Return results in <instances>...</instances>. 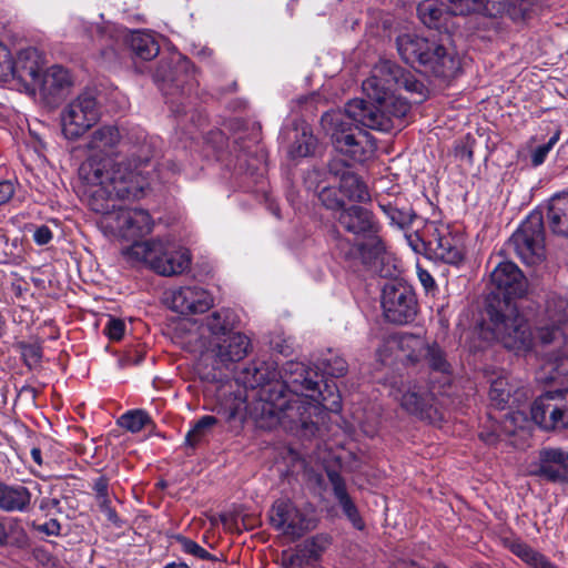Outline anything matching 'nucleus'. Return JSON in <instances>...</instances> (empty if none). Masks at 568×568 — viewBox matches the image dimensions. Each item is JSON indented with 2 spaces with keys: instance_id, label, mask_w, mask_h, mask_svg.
Masks as SVG:
<instances>
[{
  "instance_id": "bb28decb",
  "label": "nucleus",
  "mask_w": 568,
  "mask_h": 568,
  "mask_svg": "<svg viewBox=\"0 0 568 568\" xmlns=\"http://www.w3.org/2000/svg\"><path fill=\"white\" fill-rule=\"evenodd\" d=\"M539 468L535 475L548 480L560 481L566 478L568 454L560 448H545L539 452Z\"/></svg>"
},
{
  "instance_id": "e433bc0d",
  "label": "nucleus",
  "mask_w": 568,
  "mask_h": 568,
  "mask_svg": "<svg viewBox=\"0 0 568 568\" xmlns=\"http://www.w3.org/2000/svg\"><path fill=\"white\" fill-rule=\"evenodd\" d=\"M428 341L414 334H404L399 338V347L405 353L406 358L412 363L423 361L427 352Z\"/></svg>"
},
{
  "instance_id": "c03bdc74",
  "label": "nucleus",
  "mask_w": 568,
  "mask_h": 568,
  "mask_svg": "<svg viewBox=\"0 0 568 568\" xmlns=\"http://www.w3.org/2000/svg\"><path fill=\"white\" fill-rule=\"evenodd\" d=\"M149 422L148 414L140 409L126 412L118 419V424L131 433L140 432Z\"/></svg>"
},
{
  "instance_id": "a19ab883",
  "label": "nucleus",
  "mask_w": 568,
  "mask_h": 568,
  "mask_svg": "<svg viewBox=\"0 0 568 568\" xmlns=\"http://www.w3.org/2000/svg\"><path fill=\"white\" fill-rule=\"evenodd\" d=\"M217 424V418L211 415L201 417L194 426L187 432L185 442L189 446H196L203 437Z\"/></svg>"
},
{
  "instance_id": "9b49d317",
  "label": "nucleus",
  "mask_w": 568,
  "mask_h": 568,
  "mask_svg": "<svg viewBox=\"0 0 568 568\" xmlns=\"http://www.w3.org/2000/svg\"><path fill=\"white\" fill-rule=\"evenodd\" d=\"M100 118L97 99L88 93L80 94L61 113L62 133L75 140L94 125Z\"/></svg>"
},
{
  "instance_id": "c85d7f7f",
  "label": "nucleus",
  "mask_w": 568,
  "mask_h": 568,
  "mask_svg": "<svg viewBox=\"0 0 568 568\" xmlns=\"http://www.w3.org/2000/svg\"><path fill=\"white\" fill-rule=\"evenodd\" d=\"M31 505L30 490L20 484L9 485L0 480V510L24 513Z\"/></svg>"
},
{
  "instance_id": "ddd939ff",
  "label": "nucleus",
  "mask_w": 568,
  "mask_h": 568,
  "mask_svg": "<svg viewBox=\"0 0 568 568\" xmlns=\"http://www.w3.org/2000/svg\"><path fill=\"white\" fill-rule=\"evenodd\" d=\"M430 258L448 264H457L463 257L462 241L453 235L447 226L430 223L425 229V242L422 243Z\"/></svg>"
},
{
  "instance_id": "774afa93",
  "label": "nucleus",
  "mask_w": 568,
  "mask_h": 568,
  "mask_svg": "<svg viewBox=\"0 0 568 568\" xmlns=\"http://www.w3.org/2000/svg\"><path fill=\"white\" fill-rule=\"evenodd\" d=\"M197 57H200L202 60H210L213 55V51L210 48H202L197 51Z\"/></svg>"
},
{
  "instance_id": "f3484780",
  "label": "nucleus",
  "mask_w": 568,
  "mask_h": 568,
  "mask_svg": "<svg viewBox=\"0 0 568 568\" xmlns=\"http://www.w3.org/2000/svg\"><path fill=\"white\" fill-rule=\"evenodd\" d=\"M542 320L545 324L538 328V338L549 344L561 335V327L568 323V298L556 293L544 295Z\"/></svg>"
},
{
  "instance_id": "20e7f679",
  "label": "nucleus",
  "mask_w": 568,
  "mask_h": 568,
  "mask_svg": "<svg viewBox=\"0 0 568 568\" xmlns=\"http://www.w3.org/2000/svg\"><path fill=\"white\" fill-rule=\"evenodd\" d=\"M271 388L262 393L263 404L256 414V422L261 428H273L282 425L284 428L301 433L304 437L314 436L317 424L313 417L321 414V405L327 407L321 397L308 400V396L290 394L285 392V385L274 383Z\"/></svg>"
},
{
  "instance_id": "412c9836",
  "label": "nucleus",
  "mask_w": 568,
  "mask_h": 568,
  "mask_svg": "<svg viewBox=\"0 0 568 568\" xmlns=\"http://www.w3.org/2000/svg\"><path fill=\"white\" fill-rule=\"evenodd\" d=\"M278 372L274 363L264 361H253L244 367L237 375L236 381L245 388L257 389L258 404L255 407L256 414L263 404L262 393L265 388H271L277 382Z\"/></svg>"
},
{
  "instance_id": "39448f33",
  "label": "nucleus",
  "mask_w": 568,
  "mask_h": 568,
  "mask_svg": "<svg viewBox=\"0 0 568 568\" xmlns=\"http://www.w3.org/2000/svg\"><path fill=\"white\" fill-rule=\"evenodd\" d=\"M396 48L403 61L409 64L418 63L426 72L437 78H453L460 69V61L454 49L436 40L404 33L397 37Z\"/></svg>"
},
{
  "instance_id": "dca6fc26",
  "label": "nucleus",
  "mask_w": 568,
  "mask_h": 568,
  "mask_svg": "<svg viewBox=\"0 0 568 568\" xmlns=\"http://www.w3.org/2000/svg\"><path fill=\"white\" fill-rule=\"evenodd\" d=\"M270 521L274 528L292 539L300 538L314 528L313 520L307 518L288 499H278L273 504L270 510Z\"/></svg>"
},
{
  "instance_id": "603ef678",
  "label": "nucleus",
  "mask_w": 568,
  "mask_h": 568,
  "mask_svg": "<svg viewBox=\"0 0 568 568\" xmlns=\"http://www.w3.org/2000/svg\"><path fill=\"white\" fill-rule=\"evenodd\" d=\"M11 61L10 51L0 43V79H7L10 75Z\"/></svg>"
},
{
  "instance_id": "9d476101",
  "label": "nucleus",
  "mask_w": 568,
  "mask_h": 568,
  "mask_svg": "<svg viewBox=\"0 0 568 568\" xmlns=\"http://www.w3.org/2000/svg\"><path fill=\"white\" fill-rule=\"evenodd\" d=\"M449 6L435 0H425L417 6L419 20L430 29H439L450 16H466L481 13L493 17L500 10L488 0H448Z\"/></svg>"
},
{
  "instance_id": "052dcab7",
  "label": "nucleus",
  "mask_w": 568,
  "mask_h": 568,
  "mask_svg": "<svg viewBox=\"0 0 568 568\" xmlns=\"http://www.w3.org/2000/svg\"><path fill=\"white\" fill-rule=\"evenodd\" d=\"M23 356L31 359L33 363H38L41 359V349L36 345H27L23 347Z\"/></svg>"
},
{
  "instance_id": "f257e3e1",
  "label": "nucleus",
  "mask_w": 568,
  "mask_h": 568,
  "mask_svg": "<svg viewBox=\"0 0 568 568\" xmlns=\"http://www.w3.org/2000/svg\"><path fill=\"white\" fill-rule=\"evenodd\" d=\"M527 290L528 280L513 262H500L490 273L486 312L496 337L515 352L532 348L531 326L519 313L516 302L525 296Z\"/></svg>"
},
{
  "instance_id": "7ed1b4c3",
  "label": "nucleus",
  "mask_w": 568,
  "mask_h": 568,
  "mask_svg": "<svg viewBox=\"0 0 568 568\" xmlns=\"http://www.w3.org/2000/svg\"><path fill=\"white\" fill-rule=\"evenodd\" d=\"M132 180L138 190L124 194L118 192L119 183L87 191L88 204L92 211L101 214L102 227L106 232L126 240L144 236L151 233L153 227V221L148 211L118 205L120 200L138 199L143 193L144 183L140 173L133 175Z\"/></svg>"
},
{
  "instance_id": "a18cd8bd",
  "label": "nucleus",
  "mask_w": 568,
  "mask_h": 568,
  "mask_svg": "<svg viewBox=\"0 0 568 568\" xmlns=\"http://www.w3.org/2000/svg\"><path fill=\"white\" fill-rule=\"evenodd\" d=\"M318 201L327 210L336 211L337 214L346 206L344 201L338 197L336 190L333 187H323L318 193Z\"/></svg>"
},
{
  "instance_id": "ea45409f",
  "label": "nucleus",
  "mask_w": 568,
  "mask_h": 568,
  "mask_svg": "<svg viewBox=\"0 0 568 568\" xmlns=\"http://www.w3.org/2000/svg\"><path fill=\"white\" fill-rule=\"evenodd\" d=\"M423 361H425L433 371L442 374H450L452 367L446 359V353L436 342L428 343L427 352Z\"/></svg>"
},
{
  "instance_id": "393cba45",
  "label": "nucleus",
  "mask_w": 568,
  "mask_h": 568,
  "mask_svg": "<svg viewBox=\"0 0 568 568\" xmlns=\"http://www.w3.org/2000/svg\"><path fill=\"white\" fill-rule=\"evenodd\" d=\"M321 538L313 537L296 545L294 548L285 549L278 556L277 562L281 568H304L320 559L324 547Z\"/></svg>"
},
{
  "instance_id": "338daca9",
  "label": "nucleus",
  "mask_w": 568,
  "mask_h": 568,
  "mask_svg": "<svg viewBox=\"0 0 568 568\" xmlns=\"http://www.w3.org/2000/svg\"><path fill=\"white\" fill-rule=\"evenodd\" d=\"M479 437L483 442H485L487 445H495L497 443V435L491 432L487 433H480Z\"/></svg>"
},
{
  "instance_id": "c756f323",
  "label": "nucleus",
  "mask_w": 568,
  "mask_h": 568,
  "mask_svg": "<svg viewBox=\"0 0 568 568\" xmlns=\"http://www.w3.org/2000/svg\"><path fill=\"white\" fill-rule=\"evenodd\" d=\"M528 214L507 242V250L513 251L525 264H532V222Z\"/></svg>"
},
{
  "instance_id": "e2e57ef3",
  "label": "nucleus",
  "mask_w": 568,
  "mask_h": 568,
  "mask_svg": "<svg viewBox=\"0 0 568 568\" xmlns=\"http://www.w3.org/2000/svg\"><path fill=\"white\" fill-rule=\"evenodd\" d=\"M40 509L44 511L60 510V500L58 498H43L40 503Z\"/></svg>"
},
{
  "instance_id": "b1692460",
  "label": "nucleus",
  "mask_w": 568,
  "mask_h": 568,
  "mask_svg": "<svg viewBox=\"0 0 568 568\" xmlns=\"http://www.w3.org/2000/svg\"><path fill=\"white\" fill-rule=\"evenodd\" d=\"M172 310L183 315L204 313L213 305L211 294L197 286H185L172 293Z\"/></svg>"
},
{
  "instance_id": "cd10ccee",
  "label": "nucleus",
  "mask_w": 568,
  "mask_h": 568,
  "mask_svg": "<svg viewBox=\"0 0 568 568\" xmlns=\"http://www.w3.org/2000/svg\"><path fill=\"white\" fill-rule=\"evenodd\" d=\"M327 477L333 488V494L338 505L343 509L344 515L352 523V525L362 530L365 526L356 505L347 493L346 484L339 473L335 470H328Z\"/></svg>"
},
{
  "instance_id": "a211bd4d",
  "label": "nucleus",
  "mask_w": 568,
  "mask_h": 568,
  "mask_svg": "<svg viewBox=\"0 0 568 568\" xmlns=\"http://www.w3.org/2000/svg\"><path fill=\"white\" fill-rule=\"evenodd\" d=\"M9 77L20 82L27 93L36 94L42 75L39 51L34 48L20 51L17 59L11 61Z\"/></svg>"
},
{
  "instance_id": "f8f14e48",
  "label": "nucleus",
  "mask_w": 568,
  "mask_h": 568,
  "mask_svg": "<svg viewBox=\"0 0 568 568\" xmlns=\"http://www.w3.org/2000/svg\"><path fill=\"white\" fill-rule=\"evenodd\" d=\"M382 307L385 318L403 325L415 320L417 301L412 288L403 283H386L382 292Z\"/></svg>"
},
{
  "instance_id": "1a4fd4ad",
  "label": "nucleus",
  "mask_w": 568,
  "mask_h": 568,
  "mask_svg": "<svg viewBox=\"0 0 568 568\" xmlns=\"http://www.w3.org/2000/svg\"><path fill=\"white\" fill-rule=\"evenodd\" d=\"M362 88L367 97H385L389 90L404 89L416 94L423 101L426 88L412 72L389 60H382L372 69L371 75L363 81Z\"/></svg>"
},
{
  "instance_id": "13d9d810",
  "label": "nucleus",
  "mask_w": 568,
  "mask_h": 568,
  "mask_svg": "<svg viewBox=\"0 0 568 568\" xmlns=\"http://www.w3.org/2000/svg\"><path fill=\"white\" fill-rule=\"evenodd\" d=\"M335 247L339 254L347 258L352 254V245L347 239L342 237L338 233L335 235Z\"/></svg>"
},
{
  "instance_id": "49530a36",
  "label": "nucleus",
  "mask_w": 568,
  "mask_h": 568,
  "mask_svg": "<svg viewBox=\"0 0 568 568\" xmlns=\"http://www.w3.org/2000/svg\"><path fill=\"white\" fill-rule=\"evenodd\" d=\"M176 540L180 542L182 550L186 554L193 555L203 560H215L216 558L201 547L197 542L189 539L184 536H176Z\"/></svg>"
},
{
  "instance_id": "f704fd0d",
  "label": "nucleus",
  "mask_w": 568,
  "mask_h": 568,
  "mask_svg": "<svg viewBox=\"0 0 568 568\" xmlns=\"http://www.w3.org/2000/svg\"><path fill=\"white\" fill-rule=\"evenodd\" d=\"M378 206L389 219L390 224L399 229L407 227L416 217L413 209L408 204H400L398 200L394 202L382 200L378 202Z\"/></svg>"
},
{
  "instance_id": "f03ea898",
  "label": "nucleus",
  "mask_w": 568,
  "mask_h": 568,
  "mask_svg": "<svg viewBox=\"0 0 568 568\" xmlns=\"http://www.w3.org/2000/svg\"><path fill=\"white\" fill-rule=\"evenodd\" d=\"M120 141V131L114 125L100 126L89 135L85 143L89 156L79 169L88 191L113 183H119L118 192L121 194L138 190L132 178L140 173V166L150 161L151 152L142 149V155L132 153L129 159L114 162L112 155Z\"/></svg>"
},
{
  "instance_id": "6e6552de",
  "label": "nucleus",
  "mask_w": 568,
  "mask_h": 568,
  "mask_svg": "<svg viewBox=\"0 0 568 568\" xmlns=\"http://www.w3.org/2000/svg\"><path fill=\"white\" fill-rule=\"evenodd\" d=\"M123 254L131 262H144L162 276L180 275L191 265L187 248L174 247L162 241L134 242Z\"/></svg>"
},
{
  "instance_id": "58836bf2",
  "label": "nucleus",
  "mask_w": 568,
  "mask_h": 568,
  "mask_svg": "<svg viewBox=\"0 0 568 568\" xmlns=\"http://www.w3.org/2000/svg\"><path fill=\"white\" fill-rule=\"evenodd\" d=\"M317 367L324 374L336 378L344 376L348 371V364L345 358L332 351H328L318 359Z\"/></svg>"
},
{
  "instance_id": "4c0bfd02",
  "label": "nucleus",
  "mask_w": 568,
  "mask_h": 568,
  "mask_svg": "<svg viewBox=\"0 0 568 568\" xmlns=\"http://www.w3.org/2000/svg\"><path fill=\"white\" fill-rule=\"evenodd\" d=\"M364 237L366 240L358 245V251L363 263L371 265L382 258L386 247L378 233L366 235Z\"/></svg>"
},
{
  "instance_id": "2f4dec72",
  "label": "nucleus",
  "mask_w": 568,
  "mask_h": 568,
  "mask_svg": "<svg viewBox=\"0 0 568 568\" xmlns=\"http://www.w3.org/2000/svg\"><path fill=\"white\" fill-rule=\"evenodd\" d=\"M236 324L237 317L235 313L229 308L214 311L205 318V325L213 335L212 341H216L219 337H224L233 333Z\"/></svg>"
},
{
  "instance_id": "864d4df0",
  "label": "nucleus",
  "mask_w": 568,
  "mask_h": 568,
  "mask_svg": "<svg viewBox=\"0 0 568 568\" xmlns=\"http://www.w3.org/2000/svg\"><path fill=\"white\" fill-rule=\"evenodd\" d=\"M97 501L100 510L105 514L106 518L112 523H116L118 515L116 511L111 507L109 495L97 497Z\"/></svg>"
},
{
  "instance_id": "de8ad7c7",
  "label": "nucleus",
  "mask_w": 568,
  "mask_h": 568,
  "mask_svg": "<svg viewBox=\"0 0 568 568\" xmlns=\"http://www.w3.org/2000/svg\"><path fill=\"white\" fill-rule=\"evenodd\" d=\"M559 135L560 131L556 129L550 139L547 141V143L538 146L535 150V166L541 164L545 161L548 152L558 142Z\"/></svg>"
},
{
  "instance_id": "a878e982",
  "label": "nucleus",
  "mask_w": 568,
  "mask_h": 568,
  "mask_svg": "<svg viewBox=\"0 0 568 568\" xmlns=\"http://www.w3.org/2000/svg\"><path fill=\"white\" fill-rule=\"evenodd\" d=\"M212 352L216 361L223 365L243 359L251 347L250 338L239 332H233L224 337L211 342Z\"/></svg>"
},
{
  "instance_id": "37998d69",
  "label": "nucleus",
  "mask_w": 568,
  "mask_h": 568,
  "mask_svg": "<svg viewBox=\"0 0 568 568\" xmlns=\"http://www.w3.org/2000/svg\"><path fill=\"white\" fill-rule=\"evenodd\" d=\"M511 392L513 387L509 385L507 378L498 377L491 382L489 398L496 407L504 408L509 402Z\"/></svg>"
},
{
  "instance_id": "7c9ffc66",
  "label": "nucleus",
  "mask_w": 568,
  "mask_h": 568,
  "mask_svg": "<svg viewBox=\"0 0 568 568\" xmlns=\"http://www.w3.org/2000/svg\"><path fill=\"white\" fill-rule=\"evenodd\" d=\"M546 219L554 233L568 237V193L557 194L550 199Z\"/></svg>"
},
{
  "instance_id": "6e6d98bb",
  "label": "nucleus",
  "mask_w": 568,
  "mask_h": 568,
  "mask_svg": "<svg viewBox=\"0 0 568 568\" xmlns=\"http://www.w3.org/2000/svg\"><path fill=\"white\" fill-rule=\"evenodd\" d=\"M33 240L38 245H45L52 240V232L47 225H41L34 231Z\"/></svg>"
},
{
  "instance_id": "423d86ee",
  "label": "nucleus",
  "mask_w": 568,
  "mask_h": 568,
  "mask_svg": "<svg viewBox=\"0 0 568 568\" xmlns=\"http://www.w3.org/2000/svg\"><path fill=\"white\" fill-rule=\"evenodd\" d=\"M389 90L385 97H367L371 101L354 99L347 103V112L363 128L389 132L400 125L410 110L409 103Z\"/></svg>"
},
{
  "instance_id": "72a5a7b5",
  "label": "nucleus",
  "mask_w": 568,
  "mask_h": 568,
  "mask_svg": "<svg viewBox=\"0 0 568 568\" xmlns=\"http://www.w3.org/2000/svg\"><path fill=\"white\" fill-rule=\"evenodd\" d=\"M6 546L24 549L29 546V537L17 519H10L7 526V518L0 516V547Z\"/></svg>"
},
{
  "instance_id": "680f3d73",
  "label": "nucleus",
  "mask_w": 568,
  "mask_h": 568,
  "mask_svg": "<svg viewBox=\"0 0 568 568\" xmlns=\"http://www.w3.org/2000/svg\"><path fill=\"white\" fill-rule=\"evenodd\" d=\"M407 240L415 252H420L422 250H424V245L422 243L425 242V232L423 233L422 237L417 234L407 235Z\"/></svg>"
},
{
  "instance_id": "2eb2a0df",
  "label": "nucleus",
  "mask_w": 568,
  "mask_h": 568,
  "mask_svg": "<svg viewBox=\"0 0 568 568\" xmlns=\"http://www.w3.org/2000/svg\"><path fill=\"white\" fill-rule=\"evenodd\" d=\"M165 65L161 64L158 69L154 79L156 81H161L163 83L162 91L168 98V103L170 105L171 111L175 115L186 113V105L183 101L174 100L173 95L175 91L182 90L184 84H189L194 80V67L192 62L187 58H180L173 70H170L169 73L164 71Z\"/></svg>"
},
{
  "instance_id": "8fccbe9b",
  "label": "nucleus",
  "mask_w": 568,
  "mask_h": 568,
  "mask_svg": "<svg viewBox=\"0 0 568 568\" xmlns=\"http://www.w3.org/2000/svg\"><path fill=\"white\" fill-rule=\"evenodd\" d=\"M510 550L521 558L528 566H532V551L531 549L524 542L519 540H515L510 542Z\"/></svg>"
},
{
  "instance_id": "0e129e2a",
  "label": "nucleus",
  "mask_w": 568,
  "mask_h": 568,
  "mask_svg": "<svg viewBox=\"0 0 568 568\" xmlns=\"http://www.w3.org/2000/svg\"><path fill=\"white\" fill-rule=\"evenodd\" d=\"M419 280L423 284V286L426 288V290H430L435 286V281L434 278L432 277V275L426 272V271H422L419 272Z\"/></svg>"
},
{
  "instance_id": "6ab92c4d",
  "label": "nucleus",
  "mask_w": 568,
  "mask_h": 568,
  "mask_svg": "<svg viewBox=\"0 0 568 568\" xmlns=\"http://www.w3.org/2000/svg\"><path fill=\"white\" fill-rule=\"evenodd\" d=\"M399 400L405 410L422 419H433L437 414L435 392L425 384L408 382Z\"/></svg>"
},
{
  "instance_id": "4468645a",
  "label": "nucleus",
  "mask_w": 568,
  "mask_h": 568,
  "mask_svg": "<svg viewBox=\"0 0 568 568\" xmlns=\"http://www.w3.org/2000/svg\"><path fill=\"white\" fill-rule=\"evenodd\" d=\"M565 392L549 390L535 399V424L545 430H568V405Z\"/></svg>"
},
{
  "instance_id": "bf43d9fd",
  "label": "nucleus",
  "mask_w": 568,
  "mask_h": 568,
  "mask_svg": "<svg viewBox=\"0 0 568 568\" xmlns=\"http://www.w3.org/2000/svg\"><path fill=\"white\" fill-rule=\"evenodd\" d=\"M108 488H109V480L106 477L101 476V477L97 478L93 484V490L95 491V498L109 495Z\"/></svg>"
},
{
  "instance_id": "5701e85b",
  "label": "nucleus",
  "mask_w": 568,
  "mask_h": 568,
  "mask_svg": "<svg viewBox=\"0 0 568 568\" xmlns=\"http://www.w3.org/2000/svg\"><path fill=\"white\" fill-rule=\"evenodd\" d=\"M338 223L349 233L366 236L377 234L381 225L374 214L359 205L345 206L336 215Z\"/></svg>"
},
{
  "instance_id": "79ce46f5",
  "label": "nucleus",
  "mask_w": 568,
  "mask_h": 568,
  "mask_svg": "<svg viewBox=\"0 0 568 568\" xmlns=\"http://www.w3.org/2000/svg\"><path fill=\"white\" fill-rule=\"evenodd\" d=\"M316 145V138L310 131L303 130L291 145L290 154L293 158L308 156L314 153Z\"/></svg>"
},
{
  "instance_id": "473e14b6",
  "label": "nucleus",
  "mask_w": 568,
  "mask_h": 568,
  "mask_svg": "<svg viewBox=\"0 0 568 568\" xmlns=\"http://www.w3.org/2000/svg\"><path fill=\"white\" fill-rule=\"evenodd\" d=\"M129 47L132 54L142 61H150L160 52L155 38L148 32H132L129 39Z\"/></svg>"
},
{
  "instance_id": "0eeeda50",
  "label": "nucleus",
  "mask_w": 568,
  "mask_h": 568,
  "mask_svg": "<svg viewBox=\"0 0 568 568\" xmlns=\"http://www.w3.org/2000/svg\"><path fill=\"white\" fill-rule=\"evenodd\" d=\"M321 124L331 135L337 152L356 162H364L373 155L376 149L374 140L371 134L358 129L361 125L348 114L347 104L344 112L329 111L324 113Z\"/></svg>"
},
{
  "instance_id": "4be33fe9",
  "label": "nucleus",
  "mask_w": 568,
  "mask_h": 568,
  "mask_svg": "<svg viewBox=\"0 0 568 568\" xmlns=\"http://www.w3.org/2000/svg\"><path fill=\"white\" fill-rule=\"evenodd\" d=\"M72 87L70 71L55 64L42 73L38 91L48 105H55L67 97Z\"/></svg>"
},
{
  "instance_id": "c9c22d12",
  "label": "nucleus",
  "mask_w": 568,
  "mask_h": 568,
  "mask_svg": "<svg viewBox=\"0 0 568 568\" xmlns=\"http://www.w3.org/2000/svg\"><path fill=\"white\" fill-rule=\"evenodd\" d=\"M339 190L348 200L354 202H366L371 199L366 184L354 172L343 175Z\"/></svg>"
},
{
  "instance_id": "69168bd1",
  "label": "nucleus",
  "mask_w": 568,
  "mask_h": 568,
  "mask_svg": "<svg viewBox=\"0 0 568 568\" xmlns=\"http://www.w3.org/2000/svg\"><path fill=\"white\" fill-rule=\"evenodd\" d=\"M535 568H558L544 556L535 554Z\"/></svg>"
},
{
  "instance_id": "09e8293b",
  "label": "nucleus",
  "mask_w": 568,
  "mask_h": 568,
  "mask_svg": "<svg viewBox=\"0 0 568 568\" xmlns=\"http://www.w3.org/2000/svg\"><path fill=\"white\" fill-rule=\"evenodd\" d=\"M125 324L120 318L111 317L104 328V333L112 341H120L124 334Z\"/></svg>"
},
{
  "instance_id": "4d7b16f0",
  "label": "nucleus",
  "mask_w": 568,
  "mask_h": 568,
  "mask_svg": "<svg viewBox=\"0 0 568 568\" xmlns=\"http://www.w3.org/2000/svg\"><path fill=\"white\" fill-rule=\"evenodd\" d=\"M37 530L48 536H58L60 535L61 525L57 519H50L49 521L39 525Z\"/></svg>"
},
{
  "instance_id": "3c124183",
  "label": "nucleus",
  "mask_w": 568,
  "mask_h": 568,
  "mask_svg": "<svg viewBox=\"0 0 568 568\" xmlns=\"http://www.w3.org/2000/svg\"><path fill=\"white\" fill-rule=\"evenodd\" d=\"M327 169L329 174L339 179V182L343 180V175L352 173L346 162L338 158L332 159L327 164Z\"/></svg>"
},
{
  "instance_id": "aec40b11",
  "label": "nucleus",
  "mask_w": 568,
  "mask_h": 568,
  "mask_svg": "<svg viewBox=\"0 0 568 568\" xmlns=\"http://www.w3.org/2000/svg\"><path fill=\"white\" fill-rule=\"evenodd\" d=\"M313 375L316 376L305 364L291 361L283 366L282 373L278 374L280 379L277 378L276 383L285 385V392L290 394L312 392L308 395L310 398H314L315 394H317L322 402H326L327 398L318 389V382L313 378Z\"/></svg>"
},
{
  "instance_id": "5fc2aeb1",
  "label": "nucleus",
  "mask_w": 568,
  "mask_h": 568,
  "mask_svg": "<svg viewBox=\"0 0 568 568\" xmlns=\"http://www.w3.org/2000/svg\"><path fill=\"white\" fill-rule=\"evenodd\" d=\"M16 192L14 184L9 181H0V205L6 204Z\"/></svg>"
}]
</instances>
